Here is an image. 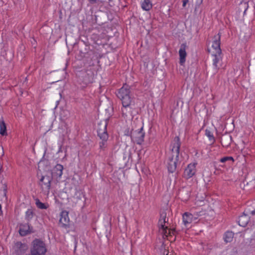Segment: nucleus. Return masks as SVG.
Masks as SVG:
<instances>
[{"instance_id":"c85d7f7f","label":"nucleus","mask_w":255,"mask_h":255,"mask_svg":"<svg viewBox=\"0 0 255 255\" xmlns=\"http://www.w3.org/2000/svg\"><path fill=\"white\" fill-rule=\"evenodd\" d=\"M34 213L32 209H29L27 210L25 213V219L28 222H29L33 217Z\"/></svg>"},{"instance_id":"b1692460","label":"nucleus","mask_w":255,"mask_h":255,"mask_svg":"<svg viewBox=\"0 0 255 255\" xmlns=\"http://www.w3.org/2000/svg\"><path fill=\"white\" fill-rule=\"evenodd\" d=\"M234 233L232 231H227L224 235V240L226 243H230L233 241Z\"/></svg>"},{"instance_id":"473e14b6","label":"nucleus","mask_w":255,"mask_h":255,"mask_svg":"<svg viewBox=\"0 0 255 255\" xmlns=\"http://www.w3.org/2000/svg\"><path fill=\"white\" fill-rule=\"evenodd\" d=\"M250 214H252V215H255V210L252 211L251 212Z\"/></svg>"},{"instance_id":"f3484780","label":"nucleus","mask_w":255,"mask_h":255,"mask_svg":"<svg viewBox=\"0 0 255 255\" xmlns=\"http://www.w3.org/2000/svg\"><path fill=\"white\" fill-rule=\"evenodd\" d=\"M221 53H215L213 54L214 58L213 59V65L214 67L216 72H217L220 68L218 63L221 60L222 58L221 56Z\"/></svg>"},{"instance_id":"7ed1b4c3","label":"nucleus","mask_w":255,"mask_h":255,"mask_svg":"<svg viewBox=\"0 0 255 255\" xmlns=\"http://www.w3.org/2000/svg\"><path fill=\"white\" fill-rule=\"evenodd\" d=\"M117 96L121 100L122 104L128 105V103H134L133 99L131 97L130 87L127 84H124L119 90Z\"/></svg>"},{"instance_id":"dca6fc26","label":"nucleus","mask_w":255,"mask_h":255,"mask_svg":"<svg viewBox=\"0 0 255 255\" xmlns=\"http://www.w3.org/2000/svg\"><path fill=\"white\" fill-rule=\"evenodd\" d=\"M245 211L243 215L240 216L239 218L238 224L240 226L245 227L249 222L250 217L247 213H245Z\"/></svg>"},{"instance_id":"c756f323","label":"nucleus","mask_w":255,"mask_h":255,"mask_svg":"<svg viewBox=\"0 0 255 255\" xmlns=\"http://www.w3.org/2000/svg\"><path fill=\"white\" fill-rule=\"evenodd\" d=\"M205 135L209 137V140H211L212 142V143H213L215 141V138L213 136V133L210 130L208 129H206Z\"/></svg>"},{"instance_id":"2eb2a0df","label":"nucleus","mask_w":255,"mask_h":255,"mask_svg":"<svg viewBox=\"0 0 255 255\" xmlns=\"http://www.w3.org/2000/svg\"><path fill=\"white\" fill-rule=\"evenodd\" d=\"M123 108H122V116L124 118L127 117L128 115H131L132 108L131 106L134 105V103H128V105L122 104Z\"/></svg>"},{"instance_id":"f257e3e1","label":"nucleus","mask_w":255,"mask_h":255,"mask_svg":"<svg viewBox=\"0 0 255 255\" xmlns=\"http://www.w3.org/2000/svg\"><path fill=\"white\" fill-rule=\"evenodd\" d=\"M181 142L178 136L174 137L171 143V155L167 161V167L169 172L174 173L181 162L182 156H179Z\"/></svg>"},{"instance_id":"72a5a7b5","label":"nucleus","mask_w":255,"mask_h":255,"mask_svg":"<svg viewBox=\"0 0 255 255\" xmlns=\"http://www.w3.org/2000/svg\"><path fill=\"white\" fill-rule=\"evenodd\" d=\"M166 255H174L173 254H169V252L167 253Z\"/></svg>"},{"instance_id":"a211bd4d","label":"nucleus","mask_w":255,"mask_h":255,"mask_svg":"<svg viewBox=\"0 0 255 255\" xmlns=\"http://www.w3.org/2000/svg\"><path fill=\"white\" fill-rule=\"evenodd\" d=\"M193 216L192 214L185 212L182 216L183 222L184 225L186 226L192 223L193 221Z\"/></svg>"},{"instance_id":"423d86ee","label":"nucleus","mask_w":255,"mask_h":255,"mask_svg":"<svg viewBox=\"0 0 255 255\" xmlns=\"http://www.w3.org/2000/svg\"><path fill=\"white\" fill-rule=\"evenodd\" d=\"M145 133L143 131V128L131 132V139L138 144H141L144 141Z\"/></svg>"},{"instance_id":"ddd939ff","label":"nucleus","mask_w":255,"mask_h":255,"mask_svg":"<svg viewBox=\"0 0 255 255\" xmlns=\"http://www.w3.org/2000/svg\"><path fill=\"white\" fill-rule=\"evenodd\" d=\"M212 43V47L215 50L216 53H222V50L220 47L221 45V34L219 33L217 35H215Z\"/></svg>"},{"instance_id":"bb28decb","label":"nucleus","mask_w":255,"mask_h":255,"mask_svg":"<svg viewBox=\"0 0 255 255\" xmlns=\"http://www.w3.org/2000/svg\"><path fill=\"white\" fill-rule=\"evenodd\" d=\"M0 134L2 135L7 134L6 125L3 121H0Z\"/></svg>"},{"instance_id":"412c9836","label":"nucleus","mask_w":255,"mask_h":255,"mask_svg":"<svg viewBox=\"0 0 255 255\" xmlns=\"http://www.w3.org/2000/svg\"><path fill=\"white\" fill-rule=\"evenodd\" d=\"M159 228L164 238H167L169 236H171V233L174 234V232H175V230L169 229L165 225H163V227H159Z\"/></svg>"},{"instance_id":"cd10ccee","label":"nucleus","mask_w":255,"mask_h":255,"mask_svg":"<svg viewBox=\"0 0 255 255\" xmlns=\"http://www.w3.org/2000/svg\"><path fill=\"white\" fill-rule=\"evenodd\" d=\"M35 204L37 207L40 209H46L48 207V205L42 203L38 199H35Z\"/></svg>"},{"instance_id":"4be33fe9","label":"nucleus","mask_w":255,"mask_h":255,"mask_svg":"<svg viewBox=\"0 0 255 255\" xmlns=\"http://www.w3.org/2000/svg\"><path fill=\"white\" fill-rule=\"evenodd\" d=\"M166 213L165 211L160 212V219L158 221L159 227H163V225H165V223L168 222V219L166 218Z\"/></svg>"},{"instance_id":"2f4dec72","label":"nucleus","mask_w":255,"mask_h":255,"mask_svg":"<svg viewBox=\"0 0 255 255\" xmlns=\"http://www.w3.org/2000/svg\"><path fill=\"white\" fill-rule=\"evenodd\" d=\"M91 3H95L97 2V0H89Z\"/></svg>"},{"instance_id":"7c9ffc66","label":"nucleus","mask_w":255,"mask_h":255,"mask_svg":"<svg viewBox=\"0 0 255 255\" xmlns=\"http://www.w3.org/2000/svg\"><path fill=\"white\" fill-rule=\"evenodd\" d=\"M188 2V0H183V6L185 7L186 3Z\"/></svg>"},{"instance_id":"f03ea898","label":"nucleus","mask_w":255,"mask_h":255,"mask_svg":"<svg viewBox=\"0 0 255 255\" xmlns=\"http://www.w3.org/2000/svg\"><path fill=\"white\" fill-rule=\"evenodd\" d=\"M107 125L108 123L107 121L98 124L97 129L98 136L102 139V141L99 143L100 151H105L107 147V140L109 138L107 129Z\"/></svg>"},{"instance_id":"a878e982","label":"nucleus","mask_w":255,"mask_h":255,"mask_svg":"<svg viewBox=\"0 0 255 255\" xmlns=\"http://www.w3.org/2000/svg\"><path fill=\"white\" fill-rule=\"evenodd\" d=\"M220 161L222 163L228 162L229 165H230L234 163L235 159L232 156H225L221 158L220 159Z\"/></svg>"},{"instance_id":"6e6552de","label":"nucleus","mask_w":255,"mask_h":255,"mask_svg":"<svg viewBox=\"0 0 255 255\" xmlns=\"http://www.w3.org/2000/svg\"><path fill=\"white\" fill-rule=\"evenodd\" d=\"M196 163H193L189 164L187 166V167L185 168L183 173V177L185 178L189 179L192 177L195 174L196 171Z\"/></svg>"},{"instance_id":"0eeeda50","label":"nucleus","mask_w":255,"mask_h":255,"mask_svg":"<svg viewBox=\"0 0 255 255\" xmlns=\"http://www.w3.org/2000/svg\"><path fill=\"white\" fill-rule=\"evenodd\" d=\"M51 176H42L40 179V185L43 191L49 192L51 187V182L52 180Z\"/></svg>"},{"instance_id":"f8f14e48","label":"nucleus","mask_w":255,"mask_h":255,"mask_svg":"<svg viewBox=\"0 0 255 255\" xmlns=\"http://www.w3.org/2000/svg\"><path fill=\"white\" fill-rule=\"evenodd\" d=\"M59 223L62 226L65 228L69 227V218L68 217V212L66 211H63L60 214Z\"/></svg>"},{"instance_id":"39448f33","label":"nucleus","mask_w":255,"mask_h":255,"mask_svg":"<svg viewBox=\"0 0 255 255\" xmlns=\"http://www.w3.org/2000/svg\"><path fill=\"white\" fill-rule=\"evenodd\" d=\"M47 249L45 243L40 239H35L31 243V255H45Z\"/></svg>"},{"instance_id":"20e7f679","label":"nucleus","mask_w":255,"mask_h":255,"mask_svg":"<svg viewBox=\"0 0 255 255\" xmlns=\"http://www.w3.org/2000/svg\"><path fill=\"white\" fill-rule=\"evenodd\" d=\"M94 78V74L92 71H82L78 74L77 81L81 87L85 88L93 82Z\"/></svg>"},{"instance_id":"5701e85b","label":"nucleus","mask_w":255,"mask_h":255,"mask_svg":"<svg viewBox=\"0 0 255 255\" xmlns=\"http://www.w3.org/2000/svg\"><path fill=\"white\" fill-rule=\"evenodd\" d=\"M249 8L248 2L242 1L239 4L238 7V11L239 12H243L244 14H245L246 11Z\"/></svg>"},{"instance_id":"aec40b11","label":"nucleus","mask_w":255,"mask_h":255,"mask_svg":"<svg viewBox=\"0 0 255 255\" xmlns=\"http://www.w3.org/2000/svg\"><path fill=\"white\" fill-rule=\"evenodd\" d=\"M178 195L179 198H181L182 199L187 200L189 198L190 194L188 190L185 188H182L179 190Z\"/></svg>"},{"instance_id":"4468645a","label":"nucleus","mask_w":255,"mask_h":255,"mask_svg":"<svg viewBox=\"0 0 255 255\" xmlns=\"http://www.w3.org/2000/svg\"><path fill=\"white\" fill-rule=\"evenodd\" d=\"M186 48L187 45L186 43L181 44L179 51V54L180 57L179 63L181 65H183L186 60V57L187 56V53L186 52Z\"/></svg>"},{"instance_id":"f704fd0d","label":"nucleus","mask_w":255,"mask_h":255,"mask_svg":"<svg viewBox=\"0 0 255 255\" xmlns=\"http://www.w3.org/2000/svg\"><path fill=\"white\" fill-rule=\"evenodd\" d=\"M3 186H4V190H6V189H5V188L6 187V186L5 185V184H3Z\"/></svg>"},{"instance_id":"6ab92c4d","label":"nucleus","mask_w":255,"mask_h":255,"mask_svg":"<svg viewBox=\"0 0 255 255\" xmlns=\"http://www.w3.org/2000/svg\"><path fill=\"white\" fill-rule=\"evenodd\" d=\"M232 136L230 135L227 134L224 135L221 140L222 145L224 147H228L232 142Z\"/></svg>"},{"instance_id":"9d476101","label":"nucleus","mask_w":255,"mask_h":255,"mask_svg":"<svg viewBox=\"0 0 255 255\" xmlns=\"http://www.w3.org/2000/svg\"><path fill=\"white\" fill-rule=\"evenodd\" d=\"M33 233L32 227L30 226L28 223L21 224L19 226V233L21 236H25L28 234Z\"/></svg>"},{"instance_id":"1a4fd4ad","label":"nucleus","mask_w":255,"mask_h":255,"mask_svg":"<svg viewBox=\"0 0 255 255\" xmlns=\"http://www.w3.org/2000/svg\"><path fill=\"white\" fill-rule=\"evenodd\" d=\"M14 253L16 255H22L27 250L28 247L26 244L21 242H17L13 247Z\"/></svg>"},{"instance_id":"393cba45","label":"nucleus","mask_w":255,"mask_h":255,"mask_svg":"<svg viewBox=\"0 0 255 255\" xmlns=\"http://www.w3.org/2000/svg\"><path fill=\"white\" fill-rule=\"evenodd\" d=\"M152 7V4L150 0H143L141 2V7L144 10L148 11Z\"/></svg>"},{"instance_id":"9b49d317","label":"nucleus","mask_w":255,"mask_h":255,"mask_svg":"<svg viewBox=\"0 0 255 255\" xmlns=\"http://www.w3.org/2000/svg\"><path fill=\"white\" fill-rule=\"evenodd\" d=\"M63 165L60 164H57L52 170L51 176L52 178H61L63 174Z\"/></svg>"}]
</instances>
